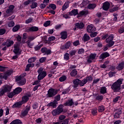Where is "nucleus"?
Masks as SVG:
<instances>
[{
  "label": "nucleus",
  "mask_w": 124,
  "mask_h": 124,
  "mask_svg": "<svg viewBox=\"0 0 124 124\" xmlns=\"http://www.w3.org/2000/svg\"><path fill=\"white\" fill-rule=\"evenodd\" d=\"M77 70L76 69L73 70L70 73L71 77H75L77 75Z\"/></svg>",
  "instance_id": "nucleus-39"
},
{
  "label": "nucleus",
  "mask_w": 124,
  "mask_h": 124,
  "mask_svg": "<svg viewBox=\"0 0 124 124\" xmlns=\"http://www.w3.org/2000/svg\"><path fill=\"white\" fill-rule=\"evenodd\" d=\"M37 73L39 74L37 77L38 80H42L47 76V72L43 71V68L42 67L38 69Z\"/></svg>",
  "instance_id": "nucleus-5"
},
{
  "label": "nucleus",
  "mask_w": 124,
  "mask_h": 124,
  "mask_svg": "<svg viewBox=\"0 0 124 124\" xmlns=\"http://www.w3.org/2000/svg\"><path fill=\"white\" fill-rule=\"evenodd\" d=\"M46 59H47V58H46V57H42L39 59V62L41 63H43V62H44L46 61Z\"/></svg>",
  "instance_id": "nucleus-56"
},
{
  "label": "nucleus",
  "mask_w": 124,
  "mask_h": 124,
  "mask_svg": "<svg viewBox=\"0 0 124 124\" xmlns=\"http://www.w3.org/2000/svg\"><path fill=\"white\" fill-rule=\"evenodd\" d=\"M14 49L13 50V52L14 54L17 55H21L22 54V50H20V47L18 45H14Z\"/></svg>",
  "instance_id": "nucleus-13"
},
{
  "label": "nucleus",
  "mask_w": 124,
  "mask_h": 124,
  "mask_svg": "<svg viewBox=\"0 0 124 124\" xmlns=\"http://www.w3.org/2000/svg\"><path fill=\"white\" fill-rule=\"evenodd\" d=\"M103 95L98 94L96 96L95 99L96 100H98V101H102L103 100Z\"/></svg>",
  "instance_id": "nucleus-38"
},
{
  "label": "nucleus",
  "mask_w": 124,
  "mask_h": 124,
  "mask_svg": "<svg viewBox=\"0 0 124 124\" xmlns=\"http://www.w3.org/2000/svg\"><path fill=\"white\" fill-rule=\"evenodd\" d=\"M95 28L93 25L91 24L90 25H88L87 27V31L88 32H89L91 33V32H92L93 31H95Z\"/></svg>",
  "instance_id": "nucleus-18"
},
{
  "label": "nucleus",
  "mask_w": 124,
  "mask_h": 124,
  "mask_svg": "<svg viewBox=\"0 0 124 124\" xmlns=\"http://www.w3.org/2000/svg\"><path fill=\"white\" fill-rule=\"evenodd\" d=\"M55 39H56V37L53 36H50L49 37H48V40H47V36L44 37V41L46 44L48 43V41H54Z\"/></svg>",
  "instance_id": "nucleus-19"
},
{
  "label": "nucleus",
  "mask_w": 124,
  "mask_h": 124,
  "mask_svg": "<svg viewBox=\"0 0 124 124\" xmlns=\"http://www.w3.org/2000/svg\"><path fill=\"white\" fill-rule=\"evenodd\" d=\"M50 8L53 10H56L57 9V6L55 4H50L49 5V6L47 7V9H50Z\"/></svg>",
  "instance_id": "nucleus-37"
},
{
  "label": "nucleus",
  "mask_w": 124,
  "mask_h": 124,
  "mask_svg": "<svg viewBox=\"0 0 124 124\" xmlns=\"http://www.w3.org/2000/svg\"><path fill=\"white\" fill-rule=\"evenodd\" d=\"M95 7H96V4H95L90 3L88 6V9H90V10H93Z\"/></svg>",
  "instance_id": "nucleus-41"
},
{
  "label": "nucleus",
  "mask_w": 124,
  "mask_h": 124,
  "mask_svg": "<svg viewBox=\"0 0 124 124\" xmlns=\"http://www.w3.org/2000/svg\"><path fill=\"white\" fill-rule=\"evenodd\" d=\"M76 54V50H71L69 52V55L71 57H72V56H75V54Z\"/></svg>",
  "instance_id": "nucleus-60"
},
{
  "label": "nucleus",
  "mask_w": 124,
  "mask_h": 124,
  "mask_svg": "<svg viewBox=\"0 0 124 124\" xmlns=\"http://www.w3.org/2000/svg\"><path fill=\"white\" fill-rule=\"evenodd\" d=\"M115 74H116V72L110 71L108 73V76L109 77L112 78L113 76H114V75H115Z\"/></svg>",
  "instance_id": "nucleus-62"
},
{
  "label": "nucleus",
  "mask_w": 124,
  "mask_h": 124,
  "mask_svg": "<svg viewBox=\"0 0 124 124\" xmlns=\"http://www.w3.org/2000/svg\"><path fill=\"white\" fill-rule=\"evenodd\" d=\"M61 38L64 40L67 38V31H62L60 33Z\"/></svg>",
  "instance_id": "nucleus-25"
},
{
  "label": "nucleus",
  "mask_w": 124,
  "mask_h": 124,
  "mask_svg": "<svg viewBox=\"0 0 124 124\" xmlns=\"http://www.w3.org/2000/svg\"><path fill=\"white\" fill-rule=\"evenodd\" d=\"M41 52L43 53H45V55H47V56L50 55L51 54V50L47 49L46 47H42L41 48Z\"/></svg>",
  "instance_id": "nucleus-24"
},
{
  "label": "nucleus",
  "mask_w": 124,
  "mask_h": 124,
  "mask_svg": "<svg viewBox=\"0 0 124 124\" xmlns=\"http://www.w3.org/2000/svg\"><path fill=\"white\" fill-rule=\"evenodd\" d=\"M123 113V111H122L121 108H118L116 109L115 114L114 115V117L115 119H119L121 115H122Z\"/></svg>",
  "instance_id": "nucleus-16"
},
{
  "label": "nucleus",
  "mask_w": 124,
  "mask_h": 124,
  "mask_svg": "<svg viewBox=\"0 0 124 124\" xmlns=\"http://www.w3.org/2000/svg\"><path fill=\"white\" fill-rule=\"evenodd\" d=\"M108 36H109V34L108 33L104 34L101 36V40H105V39H107V37H108Z\"/></svg>",
  "instance_id": "nucleus-51"
},
{
  "label": "nucleus",
  "mask_w": 124,
  "mask_h": 124,
  "mask_svg": "<svg viewBox=\"0 0 124 124\" xmlns=\"http://www.w3.org/2000/svg\"><path fill=\"white\" fill-rule=\"evenodd\" d=\"M108 57H110L109 52H105L100 54L99 59H100V60H105V59H106V58H108Z\"/></svg>",
  "instance_id": "nucleus-14"
},
{
  "label": "nucleus",
  "mask_w": 124,
  "mask_h": 124,
  "mask_svg": "<svg viewBox=\"0 0 124 124\" xmlns=\"http://www.w3.org/2000/svg\"><path fill=\"white\" fill-rule=\"evenodd\" d=\"M29 111H31V105H28L22 109L20 113L21 117H26V116H28Z\"/></svg>",
  "instance_id": "nucleus-8"
},
{
  "label": "nucleus",
  "mask_w": 124,
  "mask_h": 124,
  "mask_svg": "<svg viewBox=\"0 0 124 124\" xmlns=\"http://www.w3.org/2000/svg\"><path fill=\"white\" fill-rule=\"evenodd\" d=\"M33 20V18L32 17H30L25 21V24H30L32 22Z\"/></svg>",
  "instance_id": "nucleus-50"
},
{
  "label": "nucleus",
  "mask_w": 124,
  "mask_h": 124,
  "mask_svg": "<svg viewBox=\"0 0 124 124\" xmlns=\"http://www.w3.org/2000/svg\"><path fill=\"white\" fill-rule=\"evenodd\" d=\"M96 57V53H91L88 57V59L87 60V62L88 63H92V62H93V60H95Z\"/></svg>",
  "instance_id": "nucleus-11"
},
{
  "label": "nucleus",
  "mask_w": 124,
  "mask_h": 124,
  "mask_svg": "<svg viewBox=\"0 0 124 124\" xmlns=\"http://www.w3.org/2000/svg\"><path fill=\"white\" fill-rule=\"evenodd\" d=\"M58 103H56V101L53 100V102H50L49 103H48L47 105V107H52V108H57Z\"/></svg>",
  "instance_id": "nucleus-20"
},
{
  "label": "nucleus",
  "mask_w": 124,
  "mask_h": 124,
  "mask_svg": "<svg viewBox=\"0 0 124 124\" xmlns=\"http://www.w3.org/2000/svg\"><path fill=\"white\" fill-rule=\"evenodd\" d=\"M36 60V57H32L30 58L28 61V62L29 63H32V62H34Z\"/></svg>",
  "instance_id": "nucleus-42"
},
{
  "label": "nucleus",
  "mask_w": 124,
  "mask_h": 124,
  "mask_svg": "<svg viewBox=\"0 0 124 124\" xmlns=\"http://www.w3.org/2000/svg\"><path fill=\"white\" fill-rule=\"evenodd\" d=\"M51 25V21L50 20H47L46 22H45L43 24L44 27H49V25Z\"/></svg>",
  "instance_id": "nucleus-53"
},
{
  "label": "nucleus",
  "mask_w": 124,
  "mask_h": 124,
  "mask_svg": "<svg viewBox=\"0 0 124 124\" xmlns=\"http://www.w3.org/2000/svg\"><path fill=\"white\" fill-rule=\"evenodd\" d=\"M100 93L101 94H105V93H107V88L105 86L102 87Z\"/></svg>",
  "instance_id": "nucleus-32"
},
{
  "label": "nucleus",
  "mask_w": 124,
  "mask_h": 124,
  "mask_svg": "<svg viewBox=\"0 0 124 124\" xmlns=\"http://www.w3.org/2000/svg\"><path fill=\"white\" fill-rule=\"evenodd\" d=\"M14 8H15V6L13 5H10L9 6L8 9H7L6 11L5 16L6 17L11 16V15L13 14V10H14Z\"/></svg>",
  "instance_id": "nucleus-9"
},
{
  "label": "nucleus",
  "mask_w": 124,
  "mask_h": 124,
  "mask_svg": "<svg viewBox=\"0 0 124 124\" xmlns=\"http://www.w3.org/2000/svg\"><path fill=\"white\" fill-rule=\"evenodd\" d=\"M90 39H91V37H90V36L87 33L84 34L82 38V41L84 43L89 41Z\"/></svg>",
  "instance_id": "nucleus-28"
},
{
  "label": "nucleus",
  "mask_w": 124,
  "mask_h": 124,
  "mask_svg": "<svg viewBox=\"0 0 124 124\" xmlns=\"http://www.w3.org/2000/svg\"><path fill=\"white\" fill-rule=\"evenodd\" d=\"M102 8L103 10H105V11H108L109 8H110V3L107 1H105L103 3Z\"/></svg>",
  "instance_id": "nucleus-17"
},
{
  "label": "nucleus",
  "mask_w": 124,
  "mask_h": 124,
  "mask_svg": "<svg viewBox=\"0 0 124 124\" xmlns=\"http://www.w3.org/2000/svg\"><path fill=\"white\" fill-rule=\"evenodd\" d=\"M56 94H58V90L54 88H50L47 91L46 97L48 98L54 97Z\"/></svg>",
  "instance_id": "nucleus-7"
},
{
  "label": "nucleus",
  "mask_w": 124,
  "mask_h": 124,
  "mask_svg": "<svg viewBox=\"0 0 124 124\" xmlns=\"http://www.w3.org/2000/svg\"><path fill=\"white\" fill-rule=\"evenodd\" d=\"M75 27L76 28H78V29H79V30H82L84 29L85 27V24L83 22H78L75 24Z\"/></svg>",
  "instance_id": "nucleus-26"
},
{
  "label": "nucleus",
  "mask_w": 124,
  "mask_h": 124,
  "mask_svg": "<svg viewBox=\"0 0 124 124\" xmlns=\"http://www.w3.org/2000/svg\"><path fill=\"white\" fill-rule=\"evenodd\" d=\"M20 28V25L17 24L13 28L12 31L14 32H16V31H19Z\"/></svg>",
  "instance_id": "nucleus-36"
},
{
  "label": "nucleus",
  "mask_w": 124,
  "mask_h": 124,
  "mask_svg": "<svg viewBox=\"0 0 124 124\" xmlns=\"http://www.w3.org/2000/svg\"><path fill=\"white\" fill-rule=\"evenodd\" d=\"M12 71L9 70L6 71L4 73L3 75H0V79H4V80H7L8 79V77L11 76V74H12Z\"/></svg>",
  "instance_id": "nucleus-10"
},
{
  "label": "nucleus",
  "mask_w": 124,
  "mask_h": 124,
  "mask_svg": "<svg viewBox=\"0 0 124 124\" xmlns=\"http://www.w3.org/2000/svg\"><path fill=\"white\" fill-rule=\"evenodd\" d=\"M113 39H114V35L113 34L108 35V38L106 39V42L108 43L107 45L108 47H112V46L115 44V42L113 41Z\"/></svg>",
  "instance_id": "nucleus-6"
},
{
  "label": "nucleus",
  "mask_w": 124,
  "mask_h": 124,
  "mask_svg": "<svg viewBox=\"0 0 124 124\" xmlns=\"http://www.w3.org/2000/svg\"><path fill=\"white\" fill-rule=\"evenodd\" d=\"M63 112V108H62V105H60L57 108H55L52 110L51 114L53 117L58 116L60 114H62Z\"/></svg>",
  "instance_id": "nucleus-4"
},
{
  "label": "nucleus",
  "mask_w": 124,
  "mask_h": 124,
  "mask_svg": "<svg viewBox=\"0 0 124 124\" xmlns=\"http://www.w3.org/2000/svg\"><path fill=\"white\" fill-rule=\"evenodd\" d=\"M90 36L91 37H95L96 35H97V32H94L93 31L90 32Z\"/></svg>",
  "instance_id": "nucleus-54"
},
{
  "label": "nucleus",
  "mask_w": 124,
  "mask_h": 124,
  "mask_svg": "<svg viewBox=\"0 0 124 124\" xmlns=\"http://www.w3.org/2000/svg\"><path fill=\"white\" fill-rule=\"evenodd\" d=\"M27 83V80H26V78H23L20 80L19 82H18V86H24Z\"/></svg>",
  "instance_id": "nucleus-33"
},
{
  "label": "nucleus",
  "mask_w": 124,
  "mask_h": 124,
  "mask_svg": "<svg viewBox=\"0 0 124 124\" xmlns=\"http://www.w3.org/2000/svg\"><path fill=\"white\" fill-rule=\"evenodd\" d=\"M43 46V44L38 45L34 47L35 51H39L41 48V47Z\"/></svg>",
  "instance_id": "nucleus-47"
},
{
  "label": "nucleus",
  "mask_w": 124,
  "mask_h": 124,
  "mask_svg": "<svg viewBox=\"0 0 124 124\" xmlns=\"http://www.w3.org/2000/svg\"><path fill=\"white\" fill-rule=\"evenodd\" d=\"M73 88L74 89H76V88H78V86H81V80L76 78L73 80Z\"/></svg>",
  "instance_id": "nucleus-15"
},
{
  "label": "nucleus",
  "mask_w": 124,
  "mask_h": 124,
  "mask_svg": "<svg viewBox=\"0 0 124 124\" xmlns=\"http://www.w3.org/2000/svg\"><path fill=\"white\" fill-rule=\"evenodd\" d=\"M68 7H69V2H65V3L62 6V11H64V10L67 9Z\"/></svg>",
  "instance_id": "nucleus-35"
},
{
  "label": "nucleus",
  "mask_w": 124,
  "mask_h": 124,
  "mask_svg": "<svg viewBox=\"0 0 124 124\" xmlns=\"http://www.w3.org/2000/svg\"><path fill=\"white\" fill-rule=\"evenodd\" d=\"M64 59L65 61H68L69 60V54L66 53L64 54Z\"/></svg>",
  "instance_id": "nucleus-59"
},
{
  "label": "nucleus",
  "mask_w": 124,
  "mask_h": 124,
  "mask_svg": "<svg viewBox=\"0 0 124 124\" xmlns=\"http://www.w3.org/2000/svg\"><path fill=\"white\" fill-rule=\"evenodd\" d=\"M40 80H35L33 83H32V85L33 86H35V85H39V83H40Z\"/></svg>",
  "instance_id": "nucleus-61"
},
{
  "label": "nucleus",
  "mask_w": 124,
  "mask_h": 124,
  "mask_svg": "<svg viewBox=\"0 0 124 124\" xmlns=\"http://www.w3.org/2000/svg\"><path fill=\"white\" fill-rule=\"evenodd\" d=\"M64 106H73L74 105V101L73 99H69L64 104Z\"/></svg>",
  "instance_id": "nucleus-23"
},
{
  "label": "nucleus",
  "mask_w": 124,
  "mask_h": 124,
  "mask_svg": "<svg viewBox=\"0 0 124 124\" xmlns=\"http://www.w3.org/2000/svg\"><path fill=\"white\" fill-rule=\"evenodd\" d=\"M15 26V23L13 21H11L8 23V27L9 28H12Z\"/></svg>",
  "instance_id": "nucleus-48"
},
{
  "label": "nucleus",
  "mask_w": 124,
  "mask_h": 124,
  "mask_svg": "<svg viewBox=\"0 0 124 124\" xmlns=\"http://www.w3.org/2000/svg\"><path fill=\"white\" fill-rule=\"evenodd\" d=\"M118 32L120 34H122V33H124V27H120L118 29Z\"/></svg>",
  "instance_id": "nucleus-49"
},
{
  "label": "nucleus",
  "mask_w": 124,
  "mask_h": 124,
  "mask_svg": "<svg viewBox=\"0 0 124 124\" xmlns=\"http://www.w3.org/2000/svg\"><path fill=\"white\" fill-rule=\"evenodd\" d=\"M23 105V103L21 102V101L17 102L15 103L12 106V108H21L22 106Z\"/></svg>",
  "instance_id": "nucleus-21"
},
{
  "label": "nucleus",
  "mask_w": 124,
  "mask_h": 124,
  "mask_svg": "<svg viewBox=\"0 0 124 124\" xmlns=\"http://www.w3.org/2000/svg\"><path fill=\"white\" fill-rule=\"evenodd\" d=\"M67 78L66 76L63 75L59 78V81L60 82H64Z\"/></svg>",
  "instance_id": "nucleus-46"
},
{
  "label": "nucleus",
  "mask_w": 124,
  "mask_h": 124,
  "mask_svg": "<svg viewBox=\"0 0 124 124\" xmlns=\"http://www.w3.org/2000/svg\"><path fill=\"white\" fill-rule=\"evenodd\" d=\"M39 28L38 27L36 26H32L30 27L29 29H28V32L30 31H38Z\"/></svg>",
  "instance_id": "nucleus-29"
},
{
  "label": "nucleus",
  "mask_w": 124,
  "mask_h": 124,
  "mask_svg": "<svg viewBox=\"0 0 124 124\" xmlns=\"http://www.w3.org/2000/svg\"><path fill=\"white\" fill-rule=\"evenodd\" d=\"M6 32V30L4 29L0 28V35H3Z\"/></svg>",
  "instance_id": "nucleus-55"
},
{
  "label": "nucleus",
  "mask_w": 124,
  "mask_h": 124,
  "mask_svg": "<svg viewBox=\"0 0 124 124\" xmlns=\"http://www.w3.org/2000/svg\"><path fill=\"white\" fill-rule=\"evenodd\" d=\"M42 121H43L42 118H39L35 120V122L37 124H41Z\"/></svg>",
  "instance_id": "nucleus-63"
},
{
  "label": "nucleus",
  "mask_w": 124,
  "mask_h": 124,
  "mask_svg": "<svg viewBox=\"0 0 124 124\" xmlns=\"http://www.w3.org/2000/svg\"><path fill=\"white\" fill-rule=\"evenodd\" d=\"M124 68V62H122L119 63L116 67V69L118 70V71H121V70H123Z\"/></svg>",
  "instance_id": "nucleus-27"
},
{
  "label": "nucleus",
  "mask_w": 124,
  "mask_h": 124,
  "mask_svg": "<svg viewBox=\"0 0 124 124\" xmlns=\"http://www.w3.org/2000/svg\"><path fill=\"white\" fill-rule=\"evenodd\" d=\"M78 9H73L71 12H69L68 14L70 16H76V15H78L77 18H80V17H82V16H86V15H88V12L82 11L78 13Z\"/></svg>",
  "instance_id": "nucleus-2"
},
{
  "label": "nucleus",
  "mask_w": 124,
  "mask_h": 124,
  "mask_svg": "<svg viewBox=\"0 0 124 124\" xmlns=\"http://www.w3.org/2000/svg\"><path fill=\"white\" fill-rule=\"evenodd\" d=\"M31 96V94H27L26 95H24L22 97L21 100L20 101L22 104H25V103H27L29 100L30 99V97Z\"/></svg>",
  "instance_id": "nucleus-12"
},
{
  "label": "nucleus",
  "mask_w": 124,
  "mask_h": 124,
  "mask_svg": "<svg viewBox=\"0 0 124 124\" xmlns=\"http://www.w3.org/2000/svg\"><path fill=\"white\" fill-rule=\"evenodd\" d=\"M123 81H124V79L123 78L118 79L112 84L111 89H112L115 93H120L121 90H122L121 85L123 84Z\"/></svg>",
  "instance_id": "nucleus-1"
},
{
  "label": "nucleus",
  "mask_w": 124,
  "mask_h": 124,
  "mask_svg": "<svg viewBox=\"0 0 124 124\" xmlns=\"http://www.w3.org/2000/svg\"><path fill=\"white\" fill-rule=\"evenodd\" d=\"M38 4L36 2H32V4L31 5L30 7H31V9H34V8H36L37 7Z\"/></svg>",
  "instance_id": "nucleus-45"
},
{
  "label": "nucleus",
  "mask_w": 124,
  "mask_h": 124,
  "mask_svg": "<svg viewBox=\"0 0 124 124\" xmlns=\"http://www.w3.org/2000/svg\"><path fill=\"white\" fill-rule=\"evenodd\" d=\"M14 44V42L12 40L8 42V44H6L7 48H9V47H11L12 45Z\"/></svg>",
  "instance_id": "nucleus-52"
},
{
  "label": "nucleus",
  "mask_w": 124,
  "mask_h": 124,
  "mask_svg": "<svg viewBox=\"0 0 124 124\" xmlns=\"http://www.w3.org/2000/svg\"><path fill=\"white\" fill-rule=\"evenodd\" d=\"M14 92L17 95L19 94L20 93H22V91H23V89L21 87H16L15 89H14Z\"/></svg>",
  "instance_id": "nucleus-30"
},
{
  "label": "nucleus",
  "mask_w": 124,
  "mask_h": 124,
  "mask_svg": "<svg viewBox=\"0 0 124 124\" xmlns=\"http://www.w3.org/2000/svg\"><path fill=\"white\" fill-rule=\"evenodd\" d=\"M97 110L99 113H102L103 112H104V111L105 110V107H104V106L103 105L99 106L98 107Z\"/></svg>",
  "instance_id": "nucleus-31"
},
{
  "label": "nucleus",
  "mask_w": 124,
  "mask_h": 124,
  "mask_svg": "<svg viewBox=\"0 0 124 124\" xmlns=\"http://www.w3.org/2000/svg\"><path fill=\"white\" fill-rule=\"evenodd\" d=\"M69 119H66L62 122V123L61 124H68V123L69 122Z\"/></svg>",
  "instance_id": "nucleus-64"
},
{
  "label": "nucleus",
  "mask_w": 124,
  "mask_h": 124,
  "mask_svg": "<svg viewBox=\"0 0 124 124\" xmlns=\"http://www.w3.org/2000/svg\"><path fill=\"white\" fill-rule=\"evenodd\" d=\"M15 95H16L14 90L11 92H9V93L7 94V96L8 97H9V98H13V97Z\"/></svg>",
  "instance_id": "nucleus-34"
},
{
  "label": "nucleus",
  "mask_w": 124,
  "mask_h": 124,
  "mask_svg": "<svg viewBox=\"0 0 124 124\" xmlns=\"http://www.w3.org/2000/svg\"><path fill=\"white\" fill-rule=\"evenodd\" d=\"M71 46V42H67L64 46H62L61 47L62 50H65V49H69V47Z\"/></svg>",
  "instance_id": "nucleus-22"
},
{
  "label": "nucleus",
  "mask_w": 124,
  "mask_h": 124,
  "mask_svg": "<svg viewBox=\"0 0 124 124\" xmlns=\"http://www.w3.org/2000/svg\"><path fill=\"white\" fill-rule=\"evenodd\" d=\"M87 83H88V80L86 78L80 80V87H84V85H86Z\"/></svg>",
  "instance_id": "nucleus-40"
},
{
  "label": "nucleus",
  "mask_w": 124,
  "mask_h": 124,
  "mask_svg": "<svg viewBox=\"0 0 124 124\" xmlns=\"http://www.w3.org/2000/svg\"><path fill=\"white\" fill-rule=\"evenodd\" d=\"M55 99L53 100L54 101H55V102L56 103H58V101H60L61 100V95L58 94L54 97Z\"/></svg>",
  "instance_id": "nucleus-44"
},
{
  "label": "nucleus",
  "mask_w": 124,
  "mask_h": 124,
  "mask_svg": "<svg viewBox=\"0 0 124 124\" xmlns=\"http://www.w3.org/2000/svg\"><path fill=\"white\" fill-rule=\"evenodd\" d=\"M32 109L35 110L38 108V103H34L32 106Z\"/></svg>",
  "instance_id": "nucleus-58"
},
{
  "label": "nucleus",
  "mask_w": 124,
  "mask_h": 124,
  "mask_svg": "<svg viewBox=\"0 0 124 124\" xmlns=\"http://www.w3.org/2000/svg\"><path fill=\"white\" fill-rule=\"evenodd\" d=\"M91 113L93 116H96L97 115V108H94L91 110Z\"/></svg>",
  "instance_id": "nucleus-43"
},
{
  "label": "nucleus",
  "mask_w": 124,
  "mask_h": 124,
  "mask_svg": "<svg viewBox=\"0 0 124 124\" xmlns=\"http://www.w3.org/2000/svg\"><path fill=\"white\" fill-rule=\"evenodd\" d=\"M65 118H66V116H65V115H60L59 117V119L61 123H62V121H64V119H65Z\"/></svg>",
  "instance_id": "nucleus-57"
},
{
  "label": "nucleus",
  "mask_w": 124,
  "mask_h": 124,
  "mask_svg": "<svg viewBox=\"0 0 124 124\" xmlns=\"http://www.w3.org/2000/svg\"><path fill=\"white\" fill-rule=\"evenodd\" d=\"M12 85H4L0 89V96H3L6 93H10L12 90Z\"/></svg>",
  "instance_id": "nucleus-3"
}]
</instances>
